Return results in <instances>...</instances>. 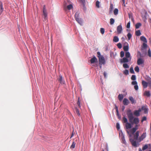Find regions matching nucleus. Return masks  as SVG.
I'll use <instances>...</instances> for the list:
<instances>
[{"label": "nucleus", "mask_w": 151, "mask_h": 151, "mask_svg": "<svg viewBox=\"0 0 151 151\" xmlns=\"http://www.w3.org/2000/svg\"><path fill=\"white\" fill-rule=\"evenodd\" d=\"M131 79L132 80L134 81L136 79V77L135 75H132L131 77Z\"/></svg>", "instance_id": "nucleus-38"}, {"label": "nucleus", "mask_w": 151, "mask_h": 151, "mask_svg": "<svg viewBox=\"0 0 151 151\" xmlns=\"http://www.w3.org/2000/svg\"><path fill=\"white\" fill-rule=\"evenodd\" d=\"M127 115L129 122L132 124H135V125L134 128L136 130L138 129V127L139 125L138 124L139 123V120L138 118L134 117L133 114L131 109H129L127 111Z\"/></svg>", "instance_id": "nucleus-1"}, {"label": "nucleus", "mask_w": 151, "mask_h": 151, "mask_svg": "<svg viewBox=\"0 0 151 151\" xmlns=\"http://www.w3.org/2000/svg\"><path fill=\"white\" fill-rule=\"evenodd\" d=\"M142 24L140 23H137L135 25V28L136 29H138L139 27L141 26Z\"/></svg>", "instance_id": "nucleus-25"}, {"label": "nucleus", "mask_w": 151, "mask_h": 151, "mask_svg": "<svg viewBox=\"0 0 151 151\" xmlns=\"http://www.w3.org/2000/svg\"><path fill=\"white\" fill-rule=\"evenodd\" d=\"M123 104L124 105H127L129 103V100L126 98H124L123 100Z\"/></svg>", "instance_id": "nucleus-14"}, {"label": "nucleus", "mask_w": 151, "mask_h": 151, "mask_svg": "<svg viewBox=\"0 0 151 151\" xmlns=\"http://www.w3.org/2000/svg\"><path fill=\"white\" fill-rule=\"evenodd\" d=\"M148 55L150 57H151V51L150 49H149L148 52Z\"/></svg>", "instance_id": "nucleus-51"}, {"label": "nucleus", "mask_w": 151, "mask_h": 151, "mask_svg": "<svg viewBox=\"0 0 151 151\" xmlns=\"http://www.w3.org/2000/svg\"><path fill=\"white\" fill-rule=\"evenodd\" d=\"M141 35L140 31L139 30H138L135 32V35L137 36H140Z\"/></svg>", "instance_id": "nucleus-27"}, {"label": "nucleus", "mask_w": 151, "mask_h": 151, "mask_svg": "<svg viewBox=\"0 0 151 151\" xmlns=\"http://www.w3.org/2000/svg\"><path fill=\"white\" fill-rule=\"evenodd\" d=\"M123 49L124 51H128L129 50V46L128 45H126L124 47Z\"/></svg>", "instance_id": "nucleus-28"}, {"label": "nucleus", "mask_w": 151, "mask_h": 151, "mask_svg": "<svg viewBox=\"0 0 151 151\" xmlns=\"http://www.w3.org/2000/svg\"><path fill=\"white\" fill-rule=\"evenodd\" d=\"M134 88L136 90H137L138 89V86L137 84L136 85H134Z\"/></svg>", "instance_id": "nucleus-53"}, {"label": "nucleus", "mask_w": 151, "mask_h": 151, "mask_svg": "<svg viewBox=\"0 0 151 151\" xmlns=\"http://www.w3.org/2000/svg\"><path fill=\"white\" fill-rule=\"evenodd\" d=\"M125 57H126V58H127L130 57V53L129 52H126Z\"/></svg>", "instance_id": "nucleus-26"}, {"label": "nucleus", "mask_w": 151, "mask_h": 151, "mask_svg": "<svg viewBox=\"0 0 151 151\" xmlns=\"http://www.w3.org/2000/svg\"><path fill=\"white\" fill-rule=\"evenodd\" d=\"M137 130L134 128H132V129L131 130V132L132 134H134V133L136 132Z\"/></svg>", "instance_id": "nucleus-33"}, {"label": "nucleus", "mask_w": 151, "mask_h": 151, "mask_svg": "<svg viewBox=\"0 0 151 151\" xmlns=\"http://www.w3.org/2000/svg\"><path fill=\"white\" fill-rule=\"evenodd\" d=\"M124 97L122 94H119L118 96V98L120 101H121L123 99Z\"/></svg>", "instance_id": "nucleus-21"}, {"label": "nucleus", "mask_w": 151, "mask_h": 151, "mask_svg": "<svg viewBox=\"0 0 151 151\" xmlns=\"http://www.w3.org/2000/svg\"><path fill=\"white\" fill-rule=\"evenodd\" d=\"M132 85H136L137 84V83L136 81H133L132 82Z\"/></svg>", "instance_id": "nucleus-50"}, {"label": "nucleus", "mask_w": 151, "mask_h": 151, "mask_svg": "<svg viewBox=\"0 0 151 151\" xmlns=\"http://www.w3.org/2000/svg\"><path fill=\"white\" fill-rule=\"evenodd\" d=\"M146 136V132L143 133L141 136L139 138L138 141L139 142H140L143 140Z\"/></svg>", "instance_id": "nucleus-5"}, {"label": "nucleus", "mask_w": 151, "mask_h": 151, "mask_svg": "<svg viewBox=\"0 0 151 151\" xmlns=\"http://www.w3.org/2000/svg\"><path fill=\"white\" fill-rule=\"evenodd\" d=\"M130 21H129L127 24V28H129L130 27Z\"/></svg>", "instance_id": "nucleus-52"}, {"label": "nucleus", "mask_w": 151, "mask_h": 151, "mask_svg": "<svg viewBox=\"0 0 151 151\" xmlns=\"http://www.w3.org/2000/svg\"><path fill=\"white\" fill-rule=\"evenodd\" d=\"M147 47V45L145 43H143V47L144 48H146Z\"/></svg>", "instance_id": "nucleus-55"}, {"label": "nucleus", "mask_w": 151, "mask_h": 151, "mask_svg": "<svg viewBox=\"0 0 151 151\" xmlns=\"http://www.w3.org/2000/svg\"><path fill=\"white\" fill-rule=\"evenodd\" d=\"M4 9L3 7V4L1 1H0V15L3 11Z\"/></svg>", "instance_id": "nucleus-17"}, {"label": "nucleus", "mask_w": 151, "mask_h": 151, "mask_svg": "<svg viewBox=\"0 0 151 151\" xmlns=\"http://www.w3.org/2000/svg\"><path fill=\"white\" fill-rule=\"evenodd\" d=\"M76 145V143L75 142H73L71 146L70 147V148L71 149H73L75 147V145Z\"/></svg>", "instance_id": "nucleus-24"}, {"label": "nucleus", "mask_w": 151, "mask_h": 151, "mask_svg": "<svg viewBox=\"0 0 151 151\" xmlns=\"http://www.w3.org/2000/svg\"><path fill=\"white\" fill-rule=\"evenodd\" d=\"M142 110L144 111L145 114H147L148 113V109L145 106H142Z\"/></svg>", "instance_id": "nucleus-11"}, {"label": "nucleus", "mask_w": 151, "mask_h": 151, "mask_svg": "<svg viewBox=\"0 0 151 151\" xmlns=\"http://www.w3.org/2000/svg\"><path fill=\"white\" fill-rule=\"evenodd\" d=\"M130 141L131 142L132 145L133 146L135 147H137V146L136 142L135 141H134V139H130Z\"/></svg>", "instance_id": "nucleus-10"}, {"label": "nucleus", "mask_w": 151, "mask_h": 151, "mask_svg": "<svg viewBox=\"0 0 151 151\" xmlns=\"http://www.w3.org/2000/svg\"><path fill=\"white\" fill-rule=\"evenodd\" d=\"M46 9L45 6L44 5L43 7V11H46Z\"/></svg>", "instance_id": "nucleus-60"}, {"label": "nucleus", "mask_w": 151, "mask_h": 151, "mask_svg": "<svg viewBox=\"0 0 151 151\" xmlns=\"http://www.w3.org/2000/svg\"><path fill=\"white\" fill-rule=\"evenodd\" d=\"M117 30L118 34L121 33L122 31V28L121 25H119L117 27Z\"/></svg>", "instance_id": "nucleus-6"}, {"label": "nucleus", "mask_w": 151, "mask_h": 151, "mask_svg": "<svg viewBox=\"0 0 151 151\" xmlns=\"http://www.w3.org/2000/svg\"><path fill=\"white\" fill-rule=\"evenodd\" d=\"M115 109H116V111H118V107H117V106L116 105H115Z\"/></svg>", "instance_id": "nucleus-62"}, {"label": "nucleus", "mask_w": 151, "mask_h": 151, "mask_svg": "<svg viewBox=\"0 0 151 151\" xmlns=\"http://www.w3.org/2000/svg\"><path fill=\"white\" fill-rule=\"evenodd\" d=\"M146 120H147V117L146 116H143L142 117V118L141 121L142 122H143L144 121H146Z\"/></svg>", "instance_id": "nucleus-40"}, {"label": "nucleus", "mask_w": 151, "mask_h": 151, "mask_svg": "<svg viewBox=\"0 0 151 151\" xmlns=\"http://www.w3.org/2000/svg\"><path fill=\"white\" fill-rule=\"evenodd\" d=\"M57 80L61 84H65V82L64 80L60 75H59V77L57 78Z\"/></svg>", "instance_id": "nucleus-3"}, {"label": "nucleus", "mask_w": 151, "mask_h": 151, "mask_svg": "<svg viewBox=\"0 0 151 151\" xmlns=\"http://www.w3.org/2000/svg\"><path fill=\"white\" fill-rule=\"evenodd\" d=\"M76 113L77 114L78 116L80 115V114H79V110L77 109V108L76 109Z\"/></svg>", "instance_id": "nucleus-54"}, {"label": "nucleus", "mask_w": 151, "mask_h": 151, "mask_svg": "<svg viewBox=\"0 0 151 151\" xmlns=\"http://www.w3.org/2000/svg\"><path fill=\"white\" fill-rule=\"evenodd\" d=\"M139 131H137L136 132L135 134H134V139L135 140H138V137L139 136Z\"/></svg>", "instance_id": "nucleus-8"}, {"label": "nucleus", "mask_w": 151, "mask_h": 151, "mask_svg": "<svg viewBox=\"0 0 151 151\" xmlns=\"http://www.w3.org/2000/svg\"><path fill=\"white\" fill-rule=\"evenodd\" d=\"M140 40L141 41H143L144 42L147 43V40L146 38L144 36H141L140 37Z\"/></svg>", "instance_id": "nucleus-20"}, {"label": "nucleus", "mask_w": 151, "mask_h": 151, "mask_svg": "<svg viewBox=\"0 0 151 151\" xmlns=\"http://www.w3.org/2000/svg\"><path fill=\"white\" fill-rule=\"evenodd\" d=\"M125 106H122V110L123 111L125 109Z\"/></svg>", "instance_id": "nucleus-61"}, {"label": "nucleus", "mask_w": 151, "mask_h": 151, "mask_svg": "<svg viewBox=\"0 0 151 151\" xmlns=\"http://www.w3.org/2000/svg\"><path fill=\"white\" fill-rule=\"evenodd\" d=\"M104 75L105 78H106V72H104Z\"/></svg>", "instance_id": "nucleus-64"}, {"label": "nucleus", "mask_w": 151, "mask_h": 151, "mask_svg": "<svg viewBox=\"0 0 151 151\" xmlns=\"http://www.w3.org/2000/svg\"><path fill=\"white\" fill-rule=\"evenodd\" d=\"M80 2L82 4L84 7L85 6V0H80Z\"/></svg>", "instance_id": "nucleus-43"}, {"label": "nucleus", "mask_w": 151, "mask_h": 151, "mask_svg": "<svg viewBox=\"0 0 151 151\" xmlns=\"http://www.w3.org/2000/svg\"><path fill=\"white\" fill-rule=\"evenodd\" d=\"M131 123H127L126 124L125 127L127 129H131L132 128V125Z\"/></svg>", "instance_id": "nucleus-15"}, {"label": "nucleus", "mask_w": 151, "mask_h": 151, "mask_svg": "<svg viewBox=\"0 0 151 151\" xmlns=\"http://www.w3.org/2000/svg\"><path fill=\"white\" fill-rule=\"evenodd\" d=\"M99 64L100 65L104 64L105 63V61L104 58L103 56H101L99 57Z\"/></svg>", "instance_id": "nucleus-4"}, {"label": "nucleus", "mask_w": 151, "mask_h": 151, "mask_svg": "<svg viewBox=\"0 0 151 151\" xmlns=\"http://www.w3.org/2000/svg\"><path fill=\"white\" fill-rule=\"evenodd\" d=\"M129 100L131 101L132 104L136 103V102L135 100L134 99L133 97L132 96H130L129 97Z\"/></svg>", "instance_id": "nucleus-18"}, {"label": "nucleus", "mask_w": 151, "mask_h": 151, "mask_svg": "<svg viewBox=\"0 0 151 151\" xmlns=\"http://www.w3.org/2000/svg\"><path fill=\"white\" fill-rule=\"evenodd\" d=\"M133 114L137 117L139 116L140 115V113L137 110H135L134 111Z\"/></svg>", "instance_id": "nucleus-19"}, {"label": "nucleus", "mask_w": 151, "mask_h": 151, "mask_svg": "<svg viewBox=\"0 0 151 151\" xmlns=\"http://www.w3.org/2000/svg\"><path fill=\"white\" fill-rule=\"evenodd\" d=\"M142 110V108L141 109L139 108L138 109V110H137L140 113V112Z\"/></svg>", "instance_id": "nucleus-63"}, {"label": "nucleus", "mask_w": 151, "mask_h": 151, "mask_svg": "<svg viewBox=\"0 0 151 151\" xmlns=\"http://www.w3.org/2000/svg\"><path fill=\"white\" fill-rule=\"evenodd\" d=\"M97 54L98 55V57L99 58V57L101 56H102L101 55L100 52H97Z\"/></svg>", "instance_id": "nucleus-59"}, {"label": "nucleus", "mask_w": 151, "mask_h": 151, "mask_svg": "<svg viewBox=\"0 0 151 151\" xmlns=\"http://www.w3.org/2000/svg\"><path fill=\"white\" fill-rule=\"evenodd\" d=\"M97 59L94 56H93V58H92L90 60V62L91 64L94 63L96 62H97Z\"/></svg>", "instance_id": "nucleus-9"}, {"label": "nucleus", "mask_w": 151, "mask_h": 151, "mask_svg": "<svg viewBox=\"0 0 151 151\" xmlns=\"http://www.w3.org/2000/svg\"><path fill=\"white\" fill-rule=\"evenodd\" d=\"M119 41V39L118 37L115 36L114 37L113 39V41L115 42H117Z\"/></svg>", "instance_id": "nucleus-22"}, {"label": "nucleus", "mask_w": 151, "mask_h": 151, "mask_svg": "<svg viewBox=\"0 0 151 151\" xmlns=\"http://www.w3.org/2000/svg\"><path fill=\"white\" fill-rule=\"evenodd\" d=\"M77 104L78 105V106L80 107V103L79 100V98H78V101L77 102Z\"/></svg>", "instance_id": "nucleus-56"}, {"label": "nucleus", "mask_w": 151, "mask_h": 151, "mask_svg": "<svg viewBox=\"0 0 151 151\" xmlns=\"http://www.w3.org/2000/svg\"><path fill=\"white\" fill-rule=\"evenodd\" d=\"M127 36L128 37V40H129L131 39L132 36V35L130 33H129L127 34Z\"/></svg>", "instance_id": "nucleus-41"}, {"label": "nucleus", "mask_w": 151, "mask_h": 151, "mask_svg": "<svg viewBox=\"0 0 151 151\" xmlns=\"http://www.w3.org/2000/svg\"><path fill=\"white\" fill-rule=\"evenodd\" d=\"M134 70L137 73H138L139 71V67L138 66H136L134 68Z\"/></svg>", "instance_id": "nucleus-35"}, {"label": "nucleus", "mask_w": 151, "mask_h": 151, "mask_svg": "<svg viewBox=\"0 0 151 151\" xmlns=\"http://www.w3.org/2000/svg\"><path fill=\"white\" fill-rule=\"evenodd\" d=\"M118 10L117 9H115L114 11V15H116L118 14Z\"/></svg>", "instance_id": "nucleus-32"}, {"label": "nucleus", "mask_w": 151, "mask_h": 151, "mask_svg": "<svg viewBox=\"0 0 151 151\" xmlns=\"http://www.w3.org/2000/svg\"><path fill=\"white\" fill-rule=\"evenodd\" d=\"M73 8V6L72 4H70L67 6V9L69 10H70Z\"/></svg>", "instance_id": "nucleus-30"}, {"label": "nucleus", "mask_w": 151, "mask_h": 151, "mask_svg": "<svg viewBox=\"0 0 151 151\" xmlns=\"http://www.w3.org/2000/svg\"><path fill=\"white\" fill-rule=\"evenodd\" d=\"M113 9V5L112 4H110V8H109L110 11H112V10Z\"/></svg>", "instance_id": "nucleus-45"}, {"label": "nucleus", "mask_w": 151, "mask_h": 151, "mask_svg": "<svg viewBox=\"0 0 151 151\" xmlns=\"http://www.w3.org/2000/svg\"><path fill=\"white\" fill-rule=\"evenodd\" d=\"M117 46L119 49H121L122 47V44L120 43L117 44Z\"/></svg>", "instance_id": "nucleus-46"}, {"label": "nucleus", "mask_w": 151, "mask_h": 151, "mask_svg": "<svg viewBox=\"0 0 151 151\" xmlns=\"http://www.w3.org/2000/svg\"><path fill=\"white\" fill-rule=\"evenodd\" d=\"M129 62V60L126 57L124 58L123 59L120 60V62L121 63H127Z\"/></svg>", "instance_id": "nucleus-13"}, {"label": "nucleus", "mask_w": 151, "mask_h": 151, "mask_svg": "<svg viewBox=\"0 0 151 151\" xmlns=\"http://www.w3.org/2000/svg\"><path fill=\"white\" fill-rule=\"evenodd\" d=\"M116 128L117 130H119L120 129V125L119 123H117L116 124Z\"/></svg>", "instance_id": "nucleus-49"}, {"label": "nucleus", "mask_w": 151, "mask_h": 151, "mask_svg": "<svg viewBox=\"0 0 151 151\" xmlns=\"http://www.w3.org/2000/svg\"><path fill=\"white\" fill-rule=\"evenodd\" d=\"M43 14L44 16V19L45 20L47 19V10L43 11Z\"/></svg>", "instance_id": "nucleus-12"}, {"label": "nucleus", "mask_w": 151, "mask_h": 151, "mask_svg": "<svg viewBox=\"0 0 151 151\" xmlns=\"http://www.w3.org/2000/svg\"><path fill=\"white\" fill-rule=\"evenodd\" d=\"M129 18H131V19L132 21H133L134 19L132 17V15L131 14H129Z\"/></svg>", "instance_id": "nucleus-48"}, {"label": "nucleus", "mask_w": 151, "mask_h": 151, "mask_svg": "<svg viewBox=\"0 0 151 151\" xmlns=\"http://www.w3.org/2000/svg\"><path fill=\"white\" fill-rule=\"evenodd\" d=\"M142 84L143 87L145 88H146L148 86V83L144 81H142Z\"/></svg>", "instance_id": "nucleus-16"}, {"label": "nucleus", "mask_w": 151, "mask_h": 151, "mask_svg": "<svg viewBox=\"0 0 151 151\" xmlns=\"http://www.w3.org/2000/svg\"><path fill=\"white\" fill-rule=\"evenodd\" d=\"M137 57H138V56H141V53L139 51H138L137 52Z\"/></svg>", "instance_id": "nucleus-57"}, {"label": "nucleus", "mask_w": 151, "mask_h": 151, "mask_svg": "<svg viewBox=\"0 0 151 151\" xmlns=\"http://www.w3.org/2000/svg\"><path fill=\"white\" fill-rule=\"evenodd\" d=\"M144 63V60L142 59L139 58L138 59L137 63L138 65H140L143 64Z\"/></svg>", "instance_id": "nucleus-7"}, {"label": "nucleus", "mask_w": 151, "mask_h": 151, "mask_svg": "<svg viewBox=\"0 0 151 151\" xmlns=\"http://www.w3.org/2000/svg\"><path fill=\"white\" fill-rule=\"evenodd\" d=\"M79 12H76L75 14V18L76 21L78 23L81 24L82 23V22L81 20V19L79 18Z\"/></svg>", "instance_id": "nucleus-2"}, {"label": "nucleus", "mask_w": 151, "mask_h": 151, "mask_svg": "<svg viewBox=\"0 0 151 151\" xmlns=\"http://www.w3.org/2000/svg\"><path fill=\"white\" fill-rule=\"evenodd\" d=\"M123 66L124 68H129V66L127 63L124 64L123 65Z\"/></svg>", "instance_id": "nucleus-39"}, {"label": "nucleus", "mask_w": 151, "mask_h": 151, "mask_svg": "<svg viewBox=\"0 0 151 151\" xmlns=\"http://www.w3.org/2000/svg\"><path fill=\"white\" fill-rule=\"evenodd\" d=\"M130 72L131 73L134 74V71L133 68L132 66H131L130 69Z\"/></svg>", "instance_id": "nucleus-31"}, {"label": "nucleus", "mask_w": 151, "mask_h": 151, "mask_svg": "<svg viewBox=\"0 0 151 151\" xmlns=\"http://www.w3.org/2000/svg\"><path fill=\"white\" fill-rule=\"evenodd\" d=\"M101 33L102 34H103L104 32V29L103 28H101L100 29Z\"/></svg>", "instance_id": "nucleus-47"}, {"label": "nucleus", "mask_w": 151, "mask_h": 151, "mask_svg": "<svg viewBox=\"0 0 151 151\" xmlns=\"http://www.w3.org/2000/svg\"><path fill=\"white\" fill-rule=\"evenodd\" d=\"M122 119L123 121V122L124 123H125L126 124L127 123H128L127 119L125 117H123L122 118Z\"/></svg>", "instance_id": "nucleus-29"}, {"label": "nucleus", "mask_w": 151, "mask_h": 151, "mask_svg": "<svg viewBox=\"0 0 151 151\" xmlns=\"http://www.w3.org/2000/svg\"><path fill=\"white\" fill-rule=\"evenodd\" d=\"M148 146L147 145H145L142 148V150H144L146 149H147L148 148Z\"/></svg>", "instance_id": "nucleus-37"}, {"label": "nucleus", "mask_w": 151, "mask_h": 151, "mask_svg": "<svg viewBox=\"0 0 151 151\" xmlns=\"http://www.w3.org/2000/svg\"><path fill=\"white\" fill-rule=\"evenodd\" d=\"M114 22V20L113 18H111L110 19V24L111 25L113 24Z\"/></svg>", "instance_id": "nucleus-36"}, {"label": "nucleus", "mask_w": 151, "mask_h": 151, "mask_svg": "<svg viewBox=\"0 0 151 151\" xmlns=\"http://www.w3.org/2000/svg\"><path fill=\"white\" fill-rule=\"evenodd\" d=\"M124 73L126 75H128L129 74L128 70L127 69L124 70Z\"/></svg>", "instance_id": "nucleus-42"}, {"label": "nucleus", "mask_w": 151, "mask_h": 151, "mask_svg": "<svg viewBox=\"0 0 151 151\" xmlns=\"http://www.w3.org/2000/svg\"><path fill=\"white\" fill-rule=\"evenodd\" d=\"M122 140L123 142V143H125L126 142L125 140L124 137L123 136L122 138Z\"/></svg>", "instance_id": "nucleus-58"}, {"label": "nucleus", "mask_w": 151, "mask_h": 151, "mask_svg": "<svg viewBox=\"0 0 151 151\" xmlns=\"http://www.w3.org/2000/svg\"><path fill=\"white\" fill-rule=\"evenodd\" d=\"M99 4L100 2L99 1H96V5L97 8H99L100 7Z\"/></svg>", "instance_id": "nucleus-34"}, {"label": "nucleus", "mask_w": 151, "mask_h": 151, "mask_svg": "<svg viewBox=\"0 0 151 151\" xmlns=\"http://www.w3.org/2000/svg\"><path fill=\"white\" fill-rule=\"evenodd\" d=\"M124 52L123 51H122L120 52V57L121 58L123 57L124 56Z\"/></svg>", "instance_id": "nucleus-44"}, {"label": "nucleus", "mask_w": 151, "mask_h": 151, "mask_svg": "<svg viewBox=\"0 0 151 151\" xmlns=\"http://www.w3.org/2000/svg\"><path fill=\"white\" fill-rule=\"evenodd\" d=\"M144 95L148 97L150 96V92L149 91H145L144 93Z\"/></svg>", "instance_id": "nucleus-23"}]
</instances>
